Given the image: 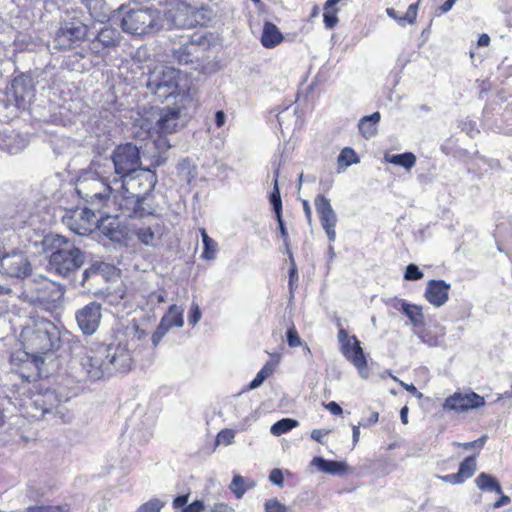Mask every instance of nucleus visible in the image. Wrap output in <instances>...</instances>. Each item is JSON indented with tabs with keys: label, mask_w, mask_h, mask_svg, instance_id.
Here are the masks:
<instances>
[{
	"label": "nucleus",
	"mask_w": 512,
	"mask_h": 512,
	"mask_svg": "<svg viewBox=\"0 0 512 512\" xmlns=\"http://www.w3.org/2000/svg\"><path fill=\"white\" fill-rule=\"evenodd\" d=\"M157 183L156 174L150 169H141L123 178H113L116 186L114 205L123 216L144 218L152 215L153 206L149 196Z\"/></svg>",
	"instance_id": "1"
},
{
	"label": "nucleus",
	"mask_w": 512,
	"mask_h": 512,
	"mask_svg": "<svg viewBox=\"0 0 512 512\" xmlns=\"http://www.w3.org/2000/svg\"><path fill=\"white\" fill-rule=\"evenodd\" d=\"M20 338L25 349L23 357L26 358L20 360L27 362L31 357L35 365H38V362H43L42 355L59 349L61 331L52 321L36 318L23 327Z\"/></svg>",
	"instance_id": "2"
},
{
	"label": "nucleus",
	"mask_w": 512,
	"mask_h": 512,
	"mask_svg": "<svg viewBox=\"0 0 512 512\" xmlns=\"http://www.w3.org/2000/svg\"><path fill=\"white\" fill-rule=\"evenodd\" d=\"M110 164L105 161H92L89 168L83 171L76 181L77 194L91 206L100 208L110 196L115 194Z\"/></svg>",
	"instance_id": "3"
},
{
	"label": "nucleus",
	"mask_w": 512,
	"mask_h": 512,
	"mask_svg": "<svg viewBox=\"0 0 512 512\" xmlns=\"http://www.w3.org/2000/svg\"><path fill=\"white\" fill-rule=\"evenodd\" d=\"M80 386L76 385L64 392V387L60 385L57 390H46L42 394L36 395L25 407V413L28 418L33 420L59 418L63 422L71 419L63 403L68 402L72 397L77 396Z\"/></svg>",
	"instance_id": "4"
},
{
	"label": "nucleus",
	"mask_w": 512,
	"mask_h": 512,
	"mask_svg": "<svg viewBox=\"0 0 512 512\" xmlns=\"http://www.w3.org/2000/svg\"><path fill=\"white\" fill-rule=\"evenodd\" d=\"M45 242L51 248L48 261V268L51 272L68 277L84 264V253L69 239L60 235H52Z\"/></svg>",
	"instance_id": "5"
},
{
	"label": "nucleus",
	"mask_w": 512,
	"mask_h": 512,
	"mask_svg": "<svg viewBox=\"0 0 512 512\" xmlns=\"http://www.w3.org/2000/svg\"><path fill=\"white\" fill-rule=\"evenodd\" d=\"M64 288L46 277L39 276L26 284L22 297L31 305L47 311H57L62 306Z\"/></svg>",
	"instance_id": "6"
},
{
	"label": "nucleus",
	"mask_w": 512,
	"mask_h": 512,
	"mask_svg": "<svg viewBox=\"0 0 512 512\" xmlns=\"http://www.w3.org/2000/svg\"><path fill=\"white\" fill-rule=\"evenodd\" d=\"M122 30L135 37L155 35L163 27L161 12L151 7L128 10L122 17Z\"/></svg>",
	"instance_id": "7"
},
{
	"label": "nucleus",
	"mask_w": 512,
	"mask_h": 512,
	"mask_svg": "<svg viewBox=\"0 0 512 512\" xmlns=\"http://www.w3.org/2000/svg\"><path fill=\"white\" fill-rule=\"evenodd\" d=\"M110 366L107 365L104 350L101 345L96 349L88 350L74 368L72 377L77 384L85 385L89 382L110 377Z\"/></svg>",
	"instance_id": "8"
},
{
	"label": "nucleus",
	"mask_w": 512,
	"mask_h": 512,
	"mask_svg": "<svg viewBox=\"0 0 512 512\" xmlns=\"http://www.w3.org/2000/svg\"><path fill=\"white\" fill-rule=\"evenodd\" d=\"M213 17V12L206 6L196 7L184 1H179L166 13L171 26L190 29L198 25H206Z\"/></svg>",
	"instance_id": "9"
},
{
	"label": "nucleus",
	"mask_w": 512,
	"mask_h": 512,
	"mask_svg": "<svg viewBox=\"0 0 512 512\" xmlns=\"http://www.w3.org/2000/svg\"><path fill=\"white\" fill-rule=\"evenodd\" d=\"M179 79V70L165 66L156 67L148 74L146 87L159 100L164 101L180 93Z\"/></svg>",
	"instance_id": "10"
},
{
	"label": "nucleus",
	"mask_w": 512,
	"mask_h": 512,
	"mask_svg": "<svg viewBox=\"0 0 512 512\" xmlns=\"http://www.w3.org/2000/svg\"><path fill=\"white\" fill-rule=\"evenodd\" d=\"M101 348L104 350L107 365L110 366L111 375L115 371L126 373L131 370L134 363L132 356L134 348L128 339L117 337L116 341L107 345L102 344Z\"/></svg>",
	"instance_id": "11"
},
{
	"label": "nucleus",
	"mask_w": 512,
	"mask_h": 512,
	"mask_svg": "<svg viewBox=\"0 0 512 512\" xmlns=\"http://www.w3.org/2000/svg\"><path fill=\"white\" fill-rule=\"evenodd\" d=\"M108 161L114 168L113 178H123L128 174L141 170L140 151L137 146L131 143L117 146Z\"/></svg>",
	"instance_id": "12"
},
{
	"label": "nucleus",
	"mask_w": 512,
	"mask_h": 512,
	"mask_svg": "<svg viewBox=\"0 0 512 512\" xmlns=\"http://www.w3.org/2000/svg\"><path fill=\"white\" fill-rule=\"evenodd\" d=\"M86 36L87 26L79 18H70L63 21L56 32L55 47L61 50L70 49L82 42Z\"/></svg>",
	"instance_id": "13"
},
{
	"label": "nucleus",
	"mask_w": 512,
	"mask_h": 512,
	"mask_svg": "<svg viewBox=\"0 0 512 512\" xmlns=\"http://www.w3.org/2000/svg\"><path fill=\"white\" fill-rule=\"evenodd\" d=\"M31 271V263L23 252L12 251L0 257V273L2 275L22 279L29 276Z\"/></svg>",
	"instance_id": "14"
},
{
	"label": "nucleus",
	"mask_w": 512,
	"mask_h": 512,
	"mask_svg": "<svg viewBox=\"0 0 512 512\" xmlns=\"http://www.w3.org/2000/svg\"><path fill=\"white\" fill-rule=\"evenodd\" d=\"M102 318V307L97 302H90L84 307L78 309L75 313V319L79 329L84 335H93L99 328Z\"/></svg>",
	"instance_id": "15"
},
{
	"label": "nucleus",
	"mask_w": 512,
	"mask_h": 512,
	"mask_svg": "<svg viewBox=\"0 0 512 512\" xmlns=\"http://www.w3.org/2000/svg\"><path fill=\"white\" fill-rule=\"evenodd\" d=\"M484 405V398L475 392H455L445 399L443 409L460 413L477 409Z\"/></svg>",
	"instance_id": "16"
},
{
	"label": "nucleus",
	"mask_w": 512,
	"mask_h": 512,
	"mask_svg": "<svg viewBox=\"0 0 512 512\" xmlns=\"http://www.w3.org/2000/svg\"><path fill=\"white\" fill-rule=\"evenodd\" d=\"M114 267L104 262H96L84 270L82 274V286L94 295L101 292L99 286L107 280V275Z\"/></svg>",
	"instance_id": "17"
},
{
	"label": "nucleus",
	"mask_w": 512,
	"mask_h": 512,
	"mask_svg": "<svg viewBox=\"0 0 512 512\" xmlns=\"http://www.w3.org/2000/svg\"><path fill=\"white\" fill-rule=\"evenodd\" d=\"M180 109L179 108H162L156 114L155 123L147 127L148 132L162 136L175 133L179 127Z\"/></svg>",
	"instance_id": "18"
},
{
	"label": "nucleus",
	"mask_w": 512,
	"mask_h": 512,
	"mask_svg": "<svg viewBox=\"0 0 512 512\" xmlns=\"http://www.w3.org/2000/svg\"><path fill=\"white\" fill-rule=\"evenodd\" d=\"M98 229L113 242L121 243L129 238L130 230L122 224L118 217L106 216L99 221Z\"/></svg>",
	"instance_id": "19"
},
{
	"label": "nucleus",
	"mask_w": 512,
	"mask_h": 512,
	"mask_svg": "<svg viewBox=\"0 0 512 512\" xmlns=\"http://www.w3.org/2000/svg\"><path fill=\"white\" fill-rule=\"evenodd\" d=\"M121 35L116 28L105 26L97 34V36L90 41L89 48L95 53L99 54L104 49L116 47L120 44Z\"/></svg>",
	"instance_id": "20"
},
{
	"label": "nucleus",
	"mask_w": 512,
	"mask_h": 512,
	"mask_svg": "<svg viewBox=\"0 0 512 512\" xmlns=\"http://www.w3.org/2000/svg\"><path fill=\"white\" fill-rule=\"evenodd\" d=\"M351 339L352 343L349 346L346 345L341 351L345 358L357 368L361 377L366 379L369 376L366 357L356 336H351Z\"/></svg>",
	"instance_id": "21"
},
{
	"label": "nucleus",
	"mask_w": 512,
	"mask_h": 512,
	"mask_svg": "<svg viewBox=\"0 0 512 512\" xmlns=\"http://www.w3.org/2000/svg\"><path fill=\"white\" fill-rule=\"evenodd\" d=\"M450 287L444 280H429L424 297L433 306L441 307L448 301Z\"/></svg>",
	"instance_id": "22"
},
{
	"label": "nucleus",
	"mask_w": 512,
	"mask_h": 512,
	"mask_svg": "<svg viewBox=\"0 0 512 512\" xmlns=\"http://www.w3.org/2000/svg\"><path fill=\"white\" fill-rule=\"evenodd\" d=\"M283 40V35L277 26L271 22H265L261 35V43L265 48H274Z\"/></svg>",
	"instance_id": "23"
},
{
	"label": "nucleus",
	"mask_w": 512,
	"mask_h": 512,
	"mask_svg": "<svg viewBox=\"0 0 512 512\" xmlns=\"http://www.w3.org/2000/svg\"><path fill=\"white\" fill-rule=\"evenodd\" d=\"M312 465L318 470L331 475L343 474L348 469V466L344 462L329 461L322 457L313 458Z\"/></svg>",
	"instance_id": "24"
},
{
	"label": "nucleus",
	"mask_w": 512,
	"mask_h": 512,
	"mask_svg": "<svg viewBox=\"0 0 512 512\" xmlns=\"http://www.w3.org/2000/svg\"><path fill=\"white\" fill-rule=\"evenodd\" d=\"M198 47L193 44H184L173 50V58L180 65L192 64L197 56Z\"/></svg>",
	"instance_id": "25"
},
{
	"label": "nucleus",
	"mask_w": 512,
	"mask_h": 512,
	"mask_svg": "<svg viewBox=\"0 0 512 512\" xmlns=\"http://www.w3.org/2000/svg\"><path fill=\"white\" fill-rule=\"evenodd\" d=\"M90 15L99 22L109 19L111 9L104 0H84Z\"/></svg>",
	"instance_id": "26"
},
{
	"label": "nucleus",
	"mask_w": 512,
	"mask_h": 512,
	"mask_svg": "<svg viewBox=\"0 0 512 512\" xmlns=\"http://www.w3.org/2000/svg\"><path fill=\"white\" fill-rule=\"evenodd\" d=\"M381 115L379 112H374L371 115L364 116L358 124L361 134L369 139L376 135L377 124L379 123Z\"/></svg>",
	"instance_id": "27"
},
{
	"label": "nucleus",
	"mask_w": 512,
	"mask_h": 512,
	"mask_svg": "<svg viewBox=\"0 0 512 512\" xmlns=\"http://www.w3.org/2000/svg\"><path fill=\"white\" fill-rule=\"evenodd\" d=\"M189 500V494L177 496L173 500V507L175 509H181V512H202L205 509L204 503L200 500H196L190 504H187Z\"/></svg>",
	"instance_id": "28"
},
{
	"label": "nucleus",
	"mask_w": 512,
	"mask_h": 512,
	"mask_svg": "<svg viewBox=\"0 0 512 512\" xmlns=\"http://www.w3.org/2000/svg\"><path fill=\"white\" fill-rule=\"evenodd\" d=\"M319 219L330 242L336 240L337 215L334 210L319 215Z\"/></svg>",
	"instance_id": "29"
},
{
	"label": "nucleus",
	"mask_w": 512,
	"mask_h": 512,
	"mask_svg": "<svg viewBox=\"0 0 512 512\" xmlns=\"http://www.w3.org/2000/svg\"><path fill=\"white\" fill-rule=\"evenodd\" d=\"M402 312L409 318L414 327H420L424 323V315L422 308L417 305L408 304L404 301L400 302Z\"/></svg>",
	"instance_id": "30"
},
{
	"label": "nucleus",
	"mask_w": 512,
	"mask_h": 512,
	"mask_svg": "<svg viewBox=\"0 0 512 512\" xmlns=\"http://www.w3.org/2000/svg\"><path fill=\"white\" fill-rule=\"evenodd\" d=\"M385 160L388 163L404 167L407 170H410L416 164V156L411 152L392 155L386 154Z\"/></svg>",
	"instance_id": "31"
},
{
	"label": "nucleus",
	"mask_w": 512,
	"mask_h": 512,
	"mask_svg": "<svg viewBox=\"0 0 512 512\" xmlns=\"http://www.w3.org/2000/svg\"><path fill=\"white\" fill-rule=\"evenodd\" d=\"M359 162L356 152L349 147L341 150L337 158V172L343 173L349 166Z\"/></svg>",
	"instance_id": "32"
},
{
	"label": "nucleus",
	"mask_w": 512,
	"mask_h": 512,
	"mask_svg": "<svg viewBox=\"0 0 512 512\" xmlns=\"http://www.w3.org/2000/svg\"><path fill=\"white\" fill-rule=\"evenodd\" d=\"M475 483L477 487L484 491H494L497 494H502V488L499 482L493 476L480 473L475 479Z\"/></svg>",
	"instance_id": "33"
},
{
	"label": "nucleus",
	"mask_w": 512,
	"mask_h": 512,
	"mask_svg": "<svg viewBox=\"0 0 512 512\" xmlns=\"http://www.w3.org/2000/svg\"><path fill=\"white\" fill-rule=\"evenodd\" d=\"M122 335V339H128L131 346L135 348L136 342L146 338L147 333L135 321H132L126 326Z\"/></svg>",
	"instance_id": "34"
},
{
	"label": "nucleus",
	"mask_w": 512,
	"mask_h": 512,
	"mask_svg": "<svg viewBox=\"0 0 512 512\" xmlns=\"http://www.w3.org/2000/svg\"><path fill=\"white\" fill-rule=\"evenodd\" d=\"M277 357L276 363L272 361H268L262 369L257 373L256 377L250 382L249 389L254 390L260 387L264 381L274 372L276 364L279 362V355H274Z\"/></svg>",
	"instance_id": "35"
},
{
	"label": "nucleus",
	"mask_w": 512,
	"mask_h": 512,
	"mask_svg": "<svg viewBox=\"0 0 512 512\" xmlns=\"http://www.w3.org/2000/svg\"><path fill=\"white\" fill-rule=\"evenodd\" d=\"M133 233L138 237V239L145 245L155 246L160 239L159 234H157L151 227H139L133 230Z\"/></svg>",
	"instance_id": "36"
},
{
	"label": "nucleus",
	"mask_w": 512,
	"mask_h": 512,
	"mask_svg": "<svg viewBox=\"0 0 512 512\" xmlns=\"http://www.w3.org/2000/svg\"><path fill=\"white\" fill-rule=\"evenodd\" d=\"M167 319V323L169 324V328L172 327H182L184 324L183 320V309L179 308L177 305L173 304L169 307L168 313L165 314L161 320Z\"/></svg>",
	"instance_id": "37"
},
{
	"label": "nucleus",
	"mask_w": 512,
	"mask_h": 512,
	"mask_svg": "<svg viewBox=\"0 0 512 512\" xmlns=\"http://www.w3.org/2000/svg\"><path fill=\"white\" fill-rule=\"evenodd\" d=\"M202 242L204 246V250L202 253V257L206 260H213L215 259V255L217 252V242L213 240L209 235L207 234L206 230L204 228L200 229Z\"/></svg>",
	"instance_id": "38"
},
{
	"label": "nucleus",
	"mask_w": 512,
	"mask_h": 512,
	"mask_svg": "<svg viewBox=\"0 0 512 512\" xmlns=\"http://www.w3.org/2000/svg\"><path fill=\"white\" fill-rule=\"evenodd\" d=\"M178 175L182 180L188 184L196 177V167L191 163L189 159L181 160L177 165Z\"/></svg>",
	"instance_id": "39"
},
{
	"label": "nucleus",
	"mask_w": 512,
	"mask_h": 512,
	"mask_svg": "<svg viewBox=\"0 0 512 512\" xmlns=\"http://www.w3.org/2000/svg\"><path fill=\"white\" fill-rule=\"evenodd\" d=\"M278 177H279V169H276L274 172V183H273V190L270 194L269 200L271 205L273 206V210L275 212V215L282 214V200L278 185Z\"/></svg>",
	"instance_id": "40"
},
{
	"label": "nucleus",
	"mask_w": 512,
	"mask_h": 512,
	"mask_svg": "<svg viewBox=\"0 0 512 512\" xmlns=\"http://www.w3.org/2000/svg\"><path fill=\"white\" fill-rule=\"evenodd\" d=\"M298 424V421L295 419L283 418L271 426L270 432L275 436H280L297 427Z\"/></svg>",
	"instance_id": "41"
},
{
	"label": "nucleus",
	"mask_w": 512,
	"mask_h": 512,
	"mask_svg": "<svg viewBox=\"0 0 512 512\" xmlns=\"http://www.w3.org/2000/svg\"><path fill=\"white\" fill-rule=\"evenodd\" d=\"M476 471V458L475 456L466 457L459 466L458 475L464 482L466 479L472 477Z\"/></svg>",
	"instance_id": "42"
},
{
	"label": "nucleus",
	"mask_w": 512,
	"mask_h": 512,
	"mask_svg": "<svg viewBox=\"0 0 512 512\" xmlns=\"http://www.w3.org/2000/svg\"><path fill=\"white\" fill-rule=\"evenodd\" d=\"M250 486H245V479L240 475H235L230 484V490L240 499Z\"/></svg>",
	"instance_id": "43"
},
{
	"label": "nucleus",
	"mask_w": 512,
	"mask_h": 512,
	"mask_svg": "<svg viewBox=\"0 0 512 512\" xmlns=\"http://www.w3.org/2000/svg\"><path fill=\"white\" fill-rule=\"evenodd\" d=\"M314 204L318 216L333 210L330 200L321 194L315 197Z\"/></svg>",
	"instance_id": "44"
},
{
	"label": "nucleus",
	"mask_w": 512,
	"mask_h": 512,
	"mask_svg": "<svg viewBox=\"0 0 512 512\" xmlns=\"http://www.w3.org/2000/svg\"><path fill=\"white\" fill-rule=\"evenodd\" d=\"M323 21L327 29H333L338 23L337 9L328 8L324 6Z\"/></svg>",
	"instance_id": "45"
},
{
	"label": "nucleus",
	"mask_w": 512,
	"mask_h": 512,
	"mask_svg": "<svg viewBox=\"0 0 512 512\" xmlns=\"http://www.w3.org/2000/svg\"><path fill=\"white\" fill-rule=\"evenodd\" d=\"M167 319L161 320L157 329L152 335V343L154 346H157L161 339L166 335V333L170 330L169 324H166Z\"/></svg>",
	"instance_id": "46"
},
{
	"label": "nucleus",
	"mask_w": 512,
	"mask_h": 512,
	"mask_svg": "<svg viewBox=\"0 0 512 512\" xmlns=\"http://www.w3.org/2000/svg\"><path fill=\"white\" fill-rule=\"evenodd\" d=\"M68 505L57 506H32L28 508V512H68Z\"/></svg>",
	"instance_id": "47"
},
{
	"label": "nucleus",
	"mask_w": 512,
	"mask_h": 512,
	"mask_svg": "<svg viewBox=\"0 0 512 512\" xmlns=\"http://www.w3.org/2000/svg\"><path fill=\"white\" fill-rule=\"evenodd\" d=\"M423 277V272L415 264H409L406 267L404 278L409 281H416Z\"/></svg>",
	"instance_id": "48"
},
{
	"label": "nucleus",
	"mask_w": 512,
	"mask_h": 512,
	"mask_svg": "<svg viewBox=\"0 0 512 512\" xmlns=\"http://www.w3.org/2000/svg\"><path fill=\"white\" fill-rule=\"evenodd\" d=\"M265 512H288V508L276 498L265 502Z\"/></svg>",
	"instance_id": "49"
},
{
	"label": "nucleus",
	"mask_w": 512,
	"mask_h": 512,
	"mask_svg": "<svg viewBox=\"0 0 512 512\" xmlns=\"http://www.w3.org/2000/svg\"><path fill=\"white\" fill-rule=\"evenodd\" d=\"M163 502L159 499L150 500L138 508L139 512H160Z\"/></svg>",
	"instance_id": "50"
},
{
	"label": "nucleus",
	"mask_w": 512,
	"mask_h": 512,
	"mask_svg": "<svg viewBox=\"0 0 512 512\" xmlns=\"http://www.w3.org/2000/svg\"><path fill=\"white\" fill-rule=\"evenodd\" d=\"M288 345L292 348L302 345L301 338L294 326L290 327L286 333Z\"/></svg>",
	"instance_id": "51"
},
{
	"label": "nucleus",
	"mask_w": 512,
	"mask_h": 512,
	"mask_svg": "<svg viewBox=\"0 0 512 512\" xmlns=\"http://www.w3.org/2000/svg\"><path fill=\"white\" fill-rule=\"evenodd\" d=\"M288 256H289V259H290V262H291V268L289 270V283H288V285H289L290 292H293V290H294V282L298 280V272H297V268H296V264H295L292 252H289Z\"/></svg>",
	"instance_id": "52"
},
{
	"label": "nucleus",
	"mask_w": 512,
	"mask_h": 512,
	"mask_svg": "<svg viewBox=\"0 0 512 512\" xmlns=\"http://www.w3.org/2000/svg\"><path fill=\"white\" fill-rule=\"evenodd\" d=\"M235 432L231 429H223L217 435V442L229 445L233 443Z\"/></svg>",
	"instance_id": "53"
},
{
	"label": "nucleus",
	"mask_w": 512,
	"mask_h": 512,
	"mask_svg": "<svg viewBox=\"0 0 512 512\" xmlns=\"http://www.w3.org/2000/svg\"><path fill=\"white\" fill-rule=\"evenodd\" d=\"M275 216L278 221L279 230H280L281 236L284 241V246H285L286 252L288 254L289 252H291L290 248H289V236H288V232H287V229L285 227V224H284V221L282 218V214L275 215Z\"/></svg>",
	"instance_id": "54"
},
{
	"label": "nucleus",
	"mask_w": 512,
	"mask_h": 512,
	"mask_svg": "<svg viewBox=\"0 0 512 512\" xmlns=\"http://www.w3.org/2000/svg\"><path fill=\"white\" fill-rule=\"evenodd\" d=\"M418 6H419V2L411 4L408 7L405 15L402 16V20H404V24L406 22L409 23V24H413L415 22L416 16H417Z\"/></svg>",
	"instance_id": "55"
},
{
	"label": "nucleus",
	"mask_w": 512,
	"mask_h": 512,
	"mask_svg": "<svg viewBox=\"0 0 512 512\" xmlns=\"http://www.w3.org/2000/svg\"><path fill=\"white\" fill-rule=\"evenodd\" d=\"M201 310L197 303H192L190 313L188 316V321L191 325L195 326L201 319Z\"/></svg>",
	"instance_id": "56"
},
{
	"label": "nucleus",
	"mask_w": 512,
	"mask_h": 512,
	"mask_svg": "<svg viewBox=\"0 0 512 512\" xmlns=\"http://www.w3.org/2000/svg\"><path fill=\"white\" fill-rule=\"evenodd\" d=\"M13 294H14V292L11 288L6 287V286H0V303H1L0 309L1 310H6L7 309L6 304L8 303V299L7 298L2 299V297L7 296L8 298H12Z\"/></svg>",
	"instance_id": "57"
},
{
	"label": "nucleus",
	"mask_w": 512,
	"mask_h": 512,
	"mask_svg": "<svg viewBox=\"0 0 512 512\" xmlns=\"http://www.w3.org/2000/svg\"><path fill=\"white\" fill-rule=\"evenodd\" d=\"M461 127L462 130L465 131L472 138L479 134V130L476 127V123L471 120L464 121Z\"/></svg>",
	"instance_id": "58"
},
{
	"label": "nucleus",
	"mask_w": 512,
	"mask_h": 512,
	"mask_svg": "<svg viewBox=\"0 0 512 512\" xmlns=\"http://www.w3.org/2000/svg\"><path fill=\"white\" fill-rule=\"evenodd\" d=\"M269 480L277 485V486H282L283 485V482H284V478H283V474H282V471L279 470V469H273L271 472H270V475H269Z\"/></svg>",
	"instance_id": "59"
},
{
	"label": "nucleus",
	"mask_w": 512,
	"mask_h": 512,
	"mask_svg": "<svg viewBox=\"0 0 512 512\" xmlns=\"http://www.w3.org/2000/svg\"><path fill=\"white\" fill-rule=\"evenodd\" d=\"M338 341L341 343V349L347 345L349 346L352 343L351 336H348V333L345 329L341 328L337 335Z\"/></svg>",
	"instance_id": "60"
},
{
	"label": "nucleus",
	"mask_w": 512,
	"mask_h": 512,
	"mask_svg": "<svg viewBox=\"0 0 512 512\" xmlns=\"http://www.w3.org/2000/svg\"><path fill=\"white\" fill-rule=\"evenodd\" d=\"M436 477L438 479L444 481V482H448V483H451V484H461V483H463V481L461 480L460 475H458V473L448 474V475H445V476L437 475Z\"/></svg>",
	"instance_id": "61"
},
{
	"label": "nucleus",
	"mask_w": 512,
	"mask_h": 512,
	"mask_svg": "<svg viewBox=\"0 0 512 512\" xmlns=\"http://www.w3.org/2000/svg\"><path fill=\"white\" fill-rule=\"evenodd\" d=\"M329 430L314 429L311 432V438L321 444H323V436L329 434Z\"/></svg>",
	"instance_id": "62"
},
{
	"label": "nucleus",
	"mask_w": 512,
	"mask_h": 512,
	"mask_svg": "<svg viewBox=\"0 0 512 512\" xmlns=\"http://www.w3.org/2000/svg\"><path fill=\"white\" fill-rule=\"evenodd\" d=\"M24 82V79H14L12 83V88L14 90V94L16 98L20 97L21 99H24V95L20 91V87L22 83Z\"/></svg>",
	"instance_id": "63"
},
{
	"label": "nucleus",
	"mask_w": 512,
	"mask_h": 512,
	"mask_svg": "<svg viewBox=\"0 0 512 512\" xmlns=\"http://www.w3.org/2000/svg\"><path fill=\"white\" fill-rule=\"evenodd\" d=\"M326 409H328L332 414L334 415H340L342 414V408L340 407L339 404H337L336 402L332 401V402H329L327 405H326Z\"/></svg>",
	"instance_id": "64"
}]
</instances>
